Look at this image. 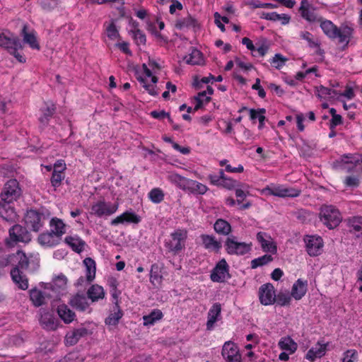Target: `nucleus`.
Segmentation results:
<instances>
[{
    "label": "nucleus",
    "instance_id": "nucleus-38",
    "mask_svg": "<svg viewBox=\"0 0 362 362\" xmlns=\"http://www.w3.org/2000/svg\"><path fill=\"white\" fill-rule=\"evenodd\" d=\"M197 22L192 16L187 15L185 17L177 19L175 21V26L178 30H185L195 28Z\"/></svg>",
    "mask_w": 362,
    "mask_h": 362
},
{
    "label": "nucleus",
    "instance_id": "nucleus-44",
    "mask_svg": "<svg viewBox=\"0 0 362 362\" xmlns=\"http://www.w3.org/2000/svg\"><path fill=\"white\" fill-rule=\"evenodd\" d=\"M87 294L88 298L94 302L103 299L105 296V291L101 286L94 284L88 290Z\"/></svg>",
    "mask_w": 362,
    "mask_h": 362
},
{
    "label": "nucleus",
    "instance_id": "nucleus-24",
    "mask_svg": "<svg viewBox=\"0 0 362 362\" xmlns=\"http://www.w3.org/2000/svg\"><path fill=\"white\" fill-rule=\"evenodd\" d=\"M88 334V331L85 327H80L69 332L65 337V343L66 345L72 346L76 344L78 340Z\"/></svg>",
    "mask_w": 362,
    "mask_h": 362
},
{
    "label": "nucleus",
    "instance_id": "nucleus-28",
    "mask_svg": "<svg viewBox=\"0 0 362 362\" xmlns=\"http://www.w3.org/2000/svg\"><path fill=\"white\" fill-rule=\"evenodd\" d=\"M348 228L351 233L362 239V217L355 216L348 220Z\"/></svg>",
    "mask_w": 362,
    "mask_h": 362
},
{
    "label": "nucleus",
    "instance_id": "nucleus-54",
    "mask_svg": "<svg viewBox=\"0 0 362 362\" xmlns=\"http://www.w3.org/2000/svg\"><path fill=\"white\" fill-rule=\"evenodd\" d=\"M301 16L308 22L314 23L318 22L320 19L313 10L309 8H306L305 10L300 11Z\"/></svg>",
    "mask_w": 362,
    "mask_h": 362
},
{
    "label": "nucleus",
    "instance_id": "nucleus-57",
    "mask_svg": "<svg viewBox=\"0 0 362 362\" xmlns=\"http://www.w3.org/2000/svg\"><path fill=\"white\" fill-rule=\"evenodd\" d=\"M287 61V58L281 55V54H276L274 57L271 59V64L276 69H281Z\"/></svg>",
    "mask_w": 362,
    "mask_h": 362
},
{
    "label": "nucleus",
    "instance_id": "nucleus-9",
    "mask_svg": "<svg viewBox=\"0 0 362 362\" xmlns=\"http://www.w3.org/2000/svg\"><path fill=\"white\" fill-rule=\"evenodd\" d=\"M48 217L43 213L35 210H30L25 216V222L28 228L37 232L44 226L45 220Z\"/></svg>",
    "mask_w": 362,
    "mask_h": 362
},
{
    "label": "nucleus",
    "instance_id": "nucleus-31",
    "mask_svg": "<svg viewBox=\"0 0 362 362\" xmlns=\"http://www.w3.org/2000/svg\"><path fill=\"white\" fill-rule=\"evenodd\" d=\"M261 18L271 21H279L283 25L288 24L291 20L288 14H279L276 12H263Z\"/></svg>",
    "mask_w": 362,
    "mask_h": 362
},
{
    "label": "nucleus",
    "instance_id": "nucleus-46",
    "mask_svg": "<svg viewBox=\"0 0 362 362\" xmlns=\"http://www.w3.org/2000/svg\"><path fill=\"white\" fill-rule=\"evenodd\" d=\"M168 180L179 189L185 191L188 178L182 177L177 173H170L168 176Z\"/></svg>",
    "mask_w": 362,
    "mask_h": 362
},
{
    "label": "nucleus",
    "instance_id": "nucleus-59",
    "mask_svg": "<svg viewBox=\"0 0 362 362\" xmlns=\"http://www.w3.org/2000/svg\"><path fill=\"white\" fill-rule=\"evenodd\" d=\"M300 37L301 39L307 41L308 43V45L310 47H317V41H316L314 38L313 35L308 32V31H302L300 33Z\"/></svg>",
    "mask_w": 362,
    "mask_h": 362
},
{
    "label": "nucleus",
    "instance_id": "nucleus-11",
    "mask_svg": "<svg viewBox=\"0 0 362 362\" xmlns=\"http://www.w3.org/2000/svg\"><path fill=\"white\" fill-rule=\"evenodd\" d=\"M306 250L310 256H317L322 252L323 240L318 235H306L304 238Z\"/></svg>",
    "mask_w": 362,
    "mask_h": 362
},
{
    "label": "nucleus",
    "instance_id": "nucleus-52",
    "mask_svg": "<svg viewBox=\"0 0 362 362\" xmlns=\"http://www.w3.org/2000/svg\"><path fill=\"white\" fill-rule=\"evenodd\" d=\"M134 25V30H132L133 37L135 40L137 44H145L146 43V36L144 33L137 28V23L134 21L132 23Z\"/></svg>",
    "mask_w": 362,
    "mask_h": 362
},
{
    "label": "nucleus",
    "instance_id": "nucleus-17",
    "mask_svg": "<svg viewBox=\"0 0 362 362\" xmlns=\"http://www.w3.org/2000/svg\"><path fill=\"white\" fill-rule=\"evenodd\" d=\"M141 221V217L132 211H127L111 221V225L117 226L124 223L137 224Z\"/></svg>",
    "mask_w": 362,
    "mask_h": 362
},
{
    "label": "nucleus",
    "instance_id": "nucleus-29",
    "mask_svg": "<svg viewBox=\"0 0 362 362\" xmlns=\"http://www.w3.org/2000/svg\"><path fill=\"white\" fill-rule=\"evenodd\" d=\"M11 276L13 282L22 290H26L28 288V281L25 275L15 267L11 271Z\"/></svg>",
    "mask_w": 362,
    "mask_h": 362
},
{
    "label": "nucleus",
    "instance_id": "nucleus-30",
    "mask_svg": "<svg viewBox=\"0 0 362 362\" xmlns=\"http://www.w3.org/2000/svg\"><path fill=\"white\" fill-rule=\"evenodd\" d=\"M316 94L322 100H339V92L322 86L317 88Z\"/></svg>",
    "mask_w": 362,
    "mask_h": 362
},
{
    "label": "nucleus",
    "instance_id": "nucleus-49",
    "mask_svg": "<svg viewBox=\"0 0 362 362\" xmlns=\"http://www.w3.org/2000/svg\"><path fill=\"white\" fill-rule=\"evenodd\" d=\"M214 230L219 234L228 235L231 231V226L228 222L220 218L215 222Z\"/></svg>",
    "mask_w": 362,
    "mask_h": 362
},
{
    "label": "nucleus",
    "instance_id": "nucleus-1",
    "mask_svg": "<svg viewBox=\"0 0 362 362\" xmlns=\"http://www.w3.org/2000/svg\"><path fill=\"white\" fill-rule=\"evenodd\" d=\"M160 69V65L154 60L150 59L148 63L143 64L142 72L139 73L137 80L141 84L143 88L153 96L158 94L156 87L158 78L156 74Z\"/></svg>",
    "mask_w": 362,
    "mask_h": 362
},
{
    "label": "nucleus",
    "instance_id": "nucleus-32",
    "mask_svg": "<svg viewBox=\"0 0 362 362\" xmlns=\"http://www.w3.org/2000/svg\"><path fill=\"white\" fill-rule=\"evenodd\" d=\"M183 61L190 65H202L204 64V57L199 50L193 48L188 54L183 57Z\"/></svg>",
    "mask_w": 362,
    "mask_h": 362
},
{
    "label": "nucleus",
    "instance_id": "nucleus-60",
    "mask_svg": "<svg viewBox=\"0 0 362 362\" xmlns=\"http://www.w3.org/2000/svg\"><path fill=\"white\" fill-rule=\"evenodd\" d=\"M15 257L18 261V266L21 268H27L28 266V259L25 254L22 251H18Z\"/></svg>",
    "mask_w": 362,
    "mask_h": 362
},
{
    "label": "nucleus",
    "instance_id": "nucleus-5",
    "mask_svg": "<svg viewBox=\"0 0 362 362\" xmlns=\"http://www.w3.org/2000/svg\"><path fill=\"white\" fill-rule=\"evenodd\" d=\"M118 209V204L107 202L104 199L98 200L90 206V214L98 218L107 217Z\"/></svg>",
    "mask_w": 362,
    "mask_h": 362
},
{
    "label": "nucleus",
    "instance_id": "nucleus-4",
    "mask_svg": "<svg viewBox=\"0 0 362 362\" xmlns=\"http://www.w3.org/2000/svg\"><path fill=\"white\" fill-rule=\"evenodd\" d=\"M22 194L19 183L16 179L7 181L0 194V198L4 204H11L17 201Z\"/></svg>",
    "mask_w": 362,
    "mask_h": 362
},
{
    "label": "nucleus",
    "instance_id": "nucleus-40",
    "mask_svg": "<svg viewBox=\"0 0 362 362\" xmlns=\"http://www.w3.org/2000/svg\"><path fill=\"white\" fill-rule=\"evenodd\" d=\"M320 23V27L323 33L329 38L332 39L336 37L337 27L331 21L325 20L320 18L318 21Z\"/></svg>",
    "mask_w": 362,
    "mask_h": 362
},
{
    "label": "nucleus",
    "instance_id": "nucleus-2",
    "mask_svg": "<svg viewBox=\"0 0 362 362\" xmlns=\"http://www.w3.org/2000/svg\"><path fill=\"white\" fill-rule=\"evenodd\" d=\"M262 195L275 196L281 198L297 197L300 194V190L297 188L287 187L283 185L270 183L262 189L259 190Z\"/></svg>",
    "mask_w": 362,
    "mask_h": 362
},
{
    "label": "nucleus",
    "instance_id": "nucleus-43",
    "mask_svg": "<svg viewBox=\"0 0 362 362\" xmlns=\"http://www.w3.org/2000/svg\"><path fill=\"white\" fill-rule=\"evenodd\" d=\"M83 264L86 267V279L88 282H90L93 281L95 277V262L93 259L90 257H86L83 260Z\"/></svg>",
    "mask_w": 362,
    "mask_h": 362
},
{
    "label": "nucleus",
    "instance_id": "nucleus-7",
    "mask_svg": "<svg viewBox=\"0 0 362 362\" xmlns=\"http://www.w3.org/2000/svg\"><path fill=\"white\" fill-rule=\"evenodd\" d=\"M226 250L230 255H243L251 250L252 244L238 242L235 237H229L226 241Z\"/></svg>",
    "mask_w": 362,
    "mask_h": 362
},
{
    "label": "nucleus",
    "instance_id": "nucleus-39",
    "mask_svg": "<svg viewBox=\"0 0 362 362\" xmlns=\"http://www.w3.org/2000/svg\"><path fill=\"white\" fill-rule=\"evenodd\" d=\"M69 303L73 308L81 311L86 310L89 306L86 296L80 294H76L71 297Z\"/></svg>",
    "mask_w": 362,
    "mask_h": 362
},
{
    "label": "nucleus",
    "instance_id": "nucleus-12",
    "mask_svg": "<svg viewBox=\"0 0 362 362\" xmlns=\"http://www.w3.org/2000/svg\"><path fill=\"white\" fill-rule=\"evenodd\" d=\"M230 277L228 265L224 259L220 260L211 274V279L214 282H223Z\"/></svg>",
    "mask_w": 362,
    "mask_h": 362
},
{
    "label": "nucleus",
    "instance_id": "nucleus-26",
    "mask_svg": "<svg viewBox=\"0 0 362 362\" xmlns=\"http://www.w3.org/2000/svg\"><path fill=\"white\" fill-rule=\"evenodd\" d=\"M49 226L50 231L62 240V235L66 232V225L64 221L59 218L54 217L49 221Z\"/></svg>",
    "mask_w": 362,
    "mask_h": 362
},
{
    "label": "nucleus",
    "instance_id": "nucleus-41",
    "mask_svg": "<svg viewBox=\"0 0 362 362\" xmlns=\"http://www.w3.org/2000/svg\"><path fill=\"white\" fill-rule=\"evenodd\" d=\"M278 345L279 348L288 354H293L298 348L297 344L290 337H282Z\"/></svg>",
    "mask_w": 362,
    "mask_h": 362
},
{
    "label": "nucleus",
    "instance_id": "nucleus-25",
    "mask_svg": "<svg viewBox=\"0 0 362 362\" xmlns=\"http://www.w3.org/2000/svg\"><path fill=\"white\" fill-rule=\"evenodd\" d=\"M163 267L158 264H153L151 266L149 280L155 287H160L163 282Z\"/></svg>",
    "mask_w": 362,
    "mask_h": 362
},
{
    "label": "nucleus",
    "instance_id": "nucleus-61",
    "mask_svg": "<svg viewBox=\"0 0 362 362\" xmlns=\"http://www.w3.org/2000/svg\"><path fill=\"white\" fill-rule=\"evenodd\" d=\"M238 185V182L230 177H227L222 180L221 187L226 188L227 189H233Z\"/></svg>",
    "mask_w": 362,
    "mask_h": 362
},
{
    "label": "nucleus",
    "instance_id": "nucleus-63",
    "mask_svg": "<svg viewBox=\"0 0 362 362\" xmlns=\"http://www.w3.org/2000/svg\"><path fill=\"white\" fill-rule=\"evenodd\" d=\"M64 178V173H54L51 178V182L54 187H57L61 185L62 181Z\"/></svg>",
    "mask_w": 362,
    "mask_h": 362
},
{
    "label": "nucleus",
    "instance_id": "nucleus-45",
    "mask_svg": "<svg viewBox=\"0 0 362 362\" xmlns=\"http://www.w3.org/2000/svg\"><path fill=\"white\" fill-rule=\"evenodd\" d=\"M41 115L39 120L42 124H46L49 118L53 115L55 111L54 105L52 103H45V106L41 109Z\"/></svg>",
    "mask_w": 362,
    "mask_h": 362
},
{
    "label": "nucleus",
    "instance_id": "nucleus-53",
    "mask_svg": "<svg viewBox=\"0 0 362 362\" xmlns=\"http://www.w3.org/2000/svg\"><path fill=\"white\" fill-rule=\"evenodd\" d=\"M148 197L152 202L158 204L163 200L164 194L160 189L154 188L149 192Z\"/></svg>",
    "mask_w": 362,
    "mask_h": 362
},
{
    "label": "nucleus",
    "instance_id": "nucleus-42",
    "mask_svg": "<svg viewBox=\"0 0 362 362\" xmlns=\"http://www.w3.org/2000/svg\"><path fill=\"white\" fill-rule=\"evenodd\" d=\"M163 317V314L160 310L154 309L148 315L143 316V324L144 326L153 325L160 320Z\"/></svg>",
    "mask_w": 362,
    "mask_h": 362
},
{
    "label": "nucleus",
    "instance_id": "nucleus-64",
    "mask_svg": "<svg viewBox=\"0 0 362 362\" xmlns=\"http://www.w3.org/2000/svg\"><path fill=\"white\" fill-rule=\"evenodd\" d=\"M150 115L155 119H163L165 118H168V121L170 122H172V119L170 117V115L163 111V110H161V111H152L151 112Z\"/></svg>",
    "mask_w": 362,
    "mask_h": 362
},
{
    "label": "nucleus",
    "instance_id": "nucleus-18",
    "mask_svg": "<svg viewBox=\"0 0 362 362\" xmlns=\"http://www.w3.org/2000/svg\"><path fill=\"white\" fill-rule=\"evenodd\" d=\"M221 305L220 303H214L209 309L207 314L206 329H213L215 323L221 319Z\"/></svg>",
    "mask_w": 362,
    "mask_h": 362
},
{
    "label": "nucleus",
    "instance_id": "nucleus-55",
    "mask_svg": "<svg viewBox=\"0 0 362 362\" xmlns=\"http://www.w3.org/2000/svg\"><path fill=\"white\" fill-rule=\"evenodd\" d=\"M358 352L355 349H348L343 354L341 362H358Z\"/></svg>",
    "mask_w": 362,
    "mask_h": 362
},
{
    "label": "nucleus",
    "instance_id": "nucleus-3",
    "mask_svg": "<svg viewBox=\"0 0 362 362\" xmlns=\"http://www.w3.org/2000/svg\"><path fill=\"white\" fill-rule=\"evenodd\" d=\"M320 221L329 229L336 228L341 221L339 211L332 205H323L320 212Z\"/></svg>",
    "mask_w": 362,
    "mask_h": 362
},
{
    "label": "nucleus",
    "instance_id": "nucleus-36",
    "mask_svg": "<svg viewBox=\"0 0 362 362\" xmlns=\"http://www.w3.org/2000/svg\"><path fill=\"white\" fill-rule=\"evenodd\" d=\"M64 241L74 251L78 253H80L84 249L85 242L78 235L67 236L65 238Z\"/></svg>",
    "mask_w": 362,
    "mask_h": 362
},
{
    "label": "nucleus",
    "instance_id": "nucleus-37",
    "mask_svg": "<svg viewBox=\"0 0 362 362\" xmlns=\"http://www.w3.org/2000/svg\"><path fill=\"white\" fill-rule=\"evenodd\" d=\"M57 313L59 317L66 324L73 322L76 317L75 313L65 304L58 306Z\"/></svg>",
    "mask_w": 362,
    "mask_h": 362
},
{
    "label": "nucleus",
    "instance_id": "nucleus-27",
    "mask_svg": "<svg viewBox=\"0 0 362 362\" xmlns=\"http://www.w3.org/2000/svg\"><path fill=\"white\" fill-rule=\"evenodd\" d=\"M201 240L204 247L211 252H218L221 247V242L215 237L209 235H201Z\"/></svg>",
    "mask_w": 362,
    "mask_h": 362
},
{
    "label": "nucleus",
    "instance_id": "nucleus-56",
    "mask_svg": "<svg viewBox=\"0 0 362 362\" xmlns=\"http://www.w3.org/2000/svg\"><path fill=\"white\" fill-rule=\"evenodd\" d=\"M105 32L107 37L111 40H115L119 37V32L113 22L106 26Z\"/></svg>",
    "mask_w": 362,
    "mask_h": 362
},
{
    "label": "nucleus",
    "instance_id": "nucleus-15",
    "mask_svg": "<svg viewBox=\"0 0 362 362\" xmlns=\"http://www.w3.org/2000/svg\"><path fill=\"white\" fill-rule=\"evenodd\" d=\"M354 29L349 25H341L337 29L336 37L333 39H337L338 43L342 45L343 49H345L351 39L352 38Z\"/></svg>",
    "mask_w": 362,
    "mask_h": 362
},
{
    "label": "nucleus",
    "instance_id": "nucleus-50",
    "mask_svg": "<svg viewBox=\"0 0 362 362\" xmlns=\"http://www.w3.org/2000/svg\"><path fill=\"white\" fill-rule=\"evenodd\" d=\"M273 260L272 255H264L258 258L254 259L251 262V267L256 269L258 267L264 266Z\"/></svg>",
    "mask_w": 362,
    "mask_h": 362
},
{
    "label": "nucleus",
    "instance_id": "nucleus-33",
    "mask_svg": "<svg viewBox=\"0 0 362 362\" xmlns=\"http://www.w3.org/2000/svg\"><path fill=\"white\" fill-rule=\"evenodd\" d=\"M214 90L211 86H208L206 90L198 93V95L195 97L196 105L194 106V110H197L201 108L204 104H206L209 102L211 99V95L213 94Z\"/></svg>",
    "mask_w": 362,
    "mask_h": 362
},
{
    "label": "nucleus",
    "instance_id": "nucleus-19",
    "mask_svg": "<svg viewBox=\"0 0 362 362\" xmlns=\"http://www.w3.org/2000/svg\"><path fill=\"white\" fill-rule=\"evenodd\" d=\"M327 344L318 341L314 346L308 350L305 358L313 362L317 358H322L326 354Z\"/></svg>",
    "mask_w": 362,
    "mask_h": 362
},
{
    "label": "nucleus",
    "instance_id": "nucleus-10",
    "mask_svg": "<svg viewBox=\"0 0 362 362\" xmlns=\"http://www.w3.org/2000/svg\"><path fill=\"white\" fill-rule=\"evenodd\" d=\"M221 355L226 362H242L239 348L233 341H227L223 344Z\"/></svg>",
    "mask_w": 362,
    "mask_h": 362
},
{
    "label": "nucleus",
    "instance_id": "nucleus-23",
    "mask_svg": "<svg viewBox=\"0 0 362 362\" xmlns=\"http://www.w3.org/2000/svg\"><path fill=\"white\" fill-rule=\"evenodd\" d=\"M307 290L308 281L299 279L292 286L291 296L296 300H300L305 295Z\"/></svg>",
    "mask_w": 362,
    "mask_h": 362
},
{
    "label": "nucleus",
    "instance_id": "nucleus-6",
    "mask_svg": "<svg viewBox=\"0 0 362 362\" xmlns=\"http://www.w3.org/2000/svg\"><path fill=\"white\" fill-rule=\"evenodd\" d=\"M171 239L166 243L167 247L174 253L180 252L185 245L187 231L185 229H177L170 235Z\"/></svg>",
    "mask_w": 362,
    "mask_h": 362
},
{
    "label": "nucleus",
    "instance_id": "nucleus-16",
    "mask_svg": "<svg viewBox=\"0 0 362 362\" xmlns=\"http://www.w3.org/2000/svg\"><path fill=\"white\" fill-rule=\"evenodd\" d=\"M13 45L21 47L18 37L7 30L0 29V47L8 50Z\"/></svg>",
    "mask_w": 362,
    "mask_h": 362
},
{
    "label": "nucleus",
    "instance_id": "nucleus-51",
    "mask_svg": "<svg viewBox=\"0 0 362 362\" xmlns=\"http://www.w3.org/2000/svg\"><path fill=\"white\" fill-rule=\"evenodd\" d=\"M265 112H266L265 110L263 108L258 109V110H254V109L250 110V116L251 119H258L259 122V129H261L264 125V119H265V117H264Z\"/></svg>",
    "mask_w": 362,
    "mask_h": 362
},
{
    "label": "nucleus",
    "instance_id": "nucleus-20",
    "mask_svg": "<svg viewBox=\"0 0 362 362\" xmlns=\"http://www.w3.org/2000/svg\"><path fill=\"white\" fill-rule=\"evenodd\" d=\"M61 239L57 235L52 233L51 231H47L41 233L38 238L37 241L43 247H52L57 245Z\"/></svg>",
    "mask_w": 362,
    "mask_h": 362
},
{
    "label": "nucleus",
    "instance_id": "nucleus-62",
    "mask_svg": "<svg viewBox=\"0 0 362 362\" xmlns=\"http://www.w3.org/2000/svg\"><path fill=\"white\" fill-rule=\"evenodd\" d=\"M248 185H242V188H238L235 189V195L238 199V202L240 204L242 201H243L247 194V191H246L248 189Z\"/></svg>",
    "mask_w": 362,
    "mask_h": 362
},
{
    "label": "nucleus",
    "instance_id": "nucleus-58",
    "mask_svg": "<svg viewBox=\"0 0 362 362\" xmlns=\"http://www.w3.org/2000/svg\"><path fill=\"white\" fill-rule=\"evenodd\" d=\"M23 49V45L21 43V47H17L14 45H11V47L8 49V52L13 55L14 57L21 63H24L25 62V57L21 54L20 53L18 52V49Z\"/></svg>",
    "mask_w": 362,
    "mask_h": 362
},
{
    "label": "nucleus",
    "instance_id": "nucleus-35",
    "mask_svg": "<svg viewBox=\"0 0 362 362\" xmlns=\"http://www.w3.org/2000/svg\"><path fill=\"white\" fill-rule=\"evenodd\" d=\"M68 279L63 274L56 275L52 282V288L57 293H63L67 287Z\"/></svg>",
    "mask_w": 362,
    "mask_h": 362
},
{
    "label": "nucleus",
    "instance_id": "nucleus-21",
    "mask_svg": "<svg viewBox=\"0 0 362 362\" xmlns=\"http://www.w3.org/2000/svg\"><path fill=\"white\" fill-rule=\"evenodd\" d=\"M22 36L23 42L28 44L30 48L39 50L40 47L37 39V33L33 30H28V26L25 25L22 30Z\"/></svg>",
    "mask_w": 362,
    "mask_h": 362
},
{
    "label": "nucleus",
    "instance_id": "nucleus-48",
    "mask_svg": "<svg viewBox=\"0 0 362 362\" xmlns=\"http://www.w3.org/2000/svg\"><path fill=\"white\" fill-rule=\"evenodd\" d=\"M0 216L7 221H13L16 217L14 209L0 202Z\"/></svg>",
    "mask_w": 362,
    "mask_h": 362
},
{
    "label": "nucleus",
    "instance_id": "nucleus-22",
    "mask_svg": "<svg viewBox=\"0 0 362 362\" xmlns=\"http://www.w3.org/2000/svg\"><path fill=\"white\" fill-rule=\"evenodd\" d=\"M40 323L47 330H55L57 328V322L49 311L41 310Z\"/></svg>",
    "mask_w": 362,
    "mask_h": 362
},
{
    "label": "nucleus",
    "instance_id": "nucleus-13",
    "mask_svg": "<svg viewBox=\"0 0 362 362\" xmlns=\"http://www.w3.org/2000/svg\"><path fill=\"white\" fill-rule=\"evenodd\" d=\"M257 240L264 252L270 253V255L276 253V244L269 234L264 232H259L257 234Z\"/></svg>",
    "mask_w": 362,
    "mask_h": 362
},
{
    "label": "nucleus",
    "instance_id": "nucleus-47",
    "mask_svg": "<svg viewBox=\"0 0 362 362\" xmlns=\"http://www.w3.org/2000/svg\"><path fill=\"white\" fill-rule=\"evenodd\" d=\"M30 298L33 305L36 307L43 305L45 301V294L37 288H33L30 291Z\"/></svg>",
    "mask_w": 362,
    "mask_h": 362
},
{
    "label": "nucleus",
    "instance_id": "nucleus-8",
    "mask_svg": "<svg viewBox=\"0 0 362 362\" xmlns=\"http://www.w3.org/2000/svg\"><path fill=\"white\" fill-rule=\"evenodd\" d=\"M31 237L28 231L21 225H15L9 230V238L7 244L10 246L17 243H27L30 242Z\"/></svg>",
    "mask_w": 362,
    "mask_h": 362
},
{
    "label": "nucleus",
    "instance_id": "nucleus-34",
    "mask_svg": "<svg viewBox=\"0 0 362 362\" xmlns=\"http://www.w3.org/2000/svg\"><path fill=\"white\" fill-rule=\"evenodd\" d=\"M123 313L120 310L119 305L116 303L113 307L110 313L105 319V324L109 327H116L119 320L122 318Z\"/></svg>",
    "mask_w": 362,
    "mask_h": 362
},
{
    "label": "nucleus",
    "instance_id": "nucleus-14",
    "mask_svg": "<svg viewBox=\"0 0 362 362\" xmlns=\"http://www.w3.org/2000/svg\"><path fill=\"white\" fill-rule=\"evenodd\" d=\"M259 298L260 303L264 305L273 304L276 300L275 290L272 284H266L259 289Z\"/></svg>",
    "mask_w": 362,
    "mask_h": 362
}]
</instances>
